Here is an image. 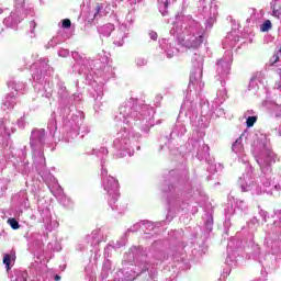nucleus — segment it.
Returning <instances> with one entry per match:
<instances>
[{"instance_id": "6", "label": "nucleus", "mask_w": 281, "mask_h": 281, "mask_svg": "<svg viewBox=\"0 0 281 281\" xmlns=\"http://www.w3.org/2000/svg\"><path fill=\"white\" fill-rule=\"evenodd\" d=\"M61 27H64L65 30H69V27H71V20L69 19L63 20Z\"/></svg>"}, {"instance_id": "10", "label": "nucleus", "mask_w": 281, "mask_h": 281, "mask_svg": "<svg viewBox=\"0 0 281 281\" xmlns=\"http://www.w3.org/2000/svg\"><path fill=\"white\" fill-rule=\"evenodd\" d=\"M278 60H280V57L278 55H274L273 64L278 63Z\"/></svg>"}, {"instance_id": "2", "label": "nucleus", "mask_w": 281, "mask_h": 281, "mask_svg": "<svg viewBox=\"0 0 281 281\" xmlns=\"http://www.w3.org/2000/svg\"><path fill=\"white\" fill-rule=\"evenodd\" d=\"M12 262V256L5 254L3 256V265H5L7 271H10V265Z\"/></svg>"}, {"instance_id": "8", "label": "nucleus", "mask_w": 281, "mask_h": 281, "mask_svg": "<svg viewBox=\"0 0 281 281\" xmlns=\"http://www.w3.org/2000/svg\"><path fill=\"white\" fill-rule=\"evenodd\" d=\"M102 10V8L100 7V4H98L94 9V15H93V19H95L98 16V14H100V11Z\"/></svg>"}, {"instance_id": "4", "label": "nucleus", "mask_w": 281, "mask_h": 281, "mask_svg": "<svg viewBox=\"0 0 281 281\" xmlns=\"http://www.w3.org/2000/svg\"><path fill=\"white\" fill-rule=\"evenodd\" d=\"M8 224L10 225V227L12 229H19L21 227V225H19V222L16 221V218H9Z\"/></svg>"}, {"instance_id": "7", "label": "nucleus", "mask_w": 281, "mask_h": 281, "mask_svg": "<svg viewBox=\"0 0 281 281\" xmlns=\"http://www.w3.org/2000/svg\"><path fill=\"white\" fill-rule=\"evenodd\" d=\"M149 38H151V41H157L158 38L157 32H154V31L149 32Z\"/></svg>"}, {"instance_id": "13", "label": "nucleus", "mask_w": 281, "mask_h": 281, "mask_svg": "<svg viewBox=\"0 0 281 281\" xmlns=\"http://www.w3.org/2000/svg\"><path fill=\"white\" fill-rule=\"evenodd\" d=\"M165 7L168 8V2H166Z\"/></svg>"}, {"instance_id": "1", "label": "nucleus", "mask_w": 281, "mask_h": 281, "mask_svg": "<svg viewBox=\"0 0 281 281\" xmlns=\"http://www.w3.org/2000/svg\"><path fill=\"white\" fill-rule=\"evenodd\" d=\"M183 45L188 49H196L203 45V35H199L198 37L191 35L189 38L184 40Z\"/></svg>"}, {"instance_id": "11", "label": "nucleus", "mask_w": 281, "mask_h": 281, "mask_svg": "<svg viewBox=\"0 0 281 281\" xmlns=\"http://www.w3.org/2000/svg\"><path fill=\"white\" fill-rule=\"evenodd\" d=\"M55 281H60V276L56 274L55 276Z\"/></svg>"}, {"instance_id": "12", "label": "nucleus", "mask_w": 281, "mask_h": 281, "mask_svg": "<svg viewBox=\"0 0 281 281\" xmlns=\"http://www.w3.org/2000/svg\"><path fill=\"white\" fill-rule=\"evenodd\" d=\"M113 183H114L115 186H117V182H115V180H113Z\"/></svg>"}, {"instance_id": "9", "label": "nucleus", "mask_w": 281, "mask_h": 281, "mask_svg": "<svg viewBox=\"0 0 281 281\" xmlns=\"http://www.w3.org/2000/svg\"><path fill=\"white\" fill-rule=\"evenodd\" d=\"M274 87L277 89H281V75H280V80L274 83Z\"/></svg>"}, {"instance_id": "5", "label": "nucleus", "mask_w": 281, "mask_h": 281, "mask_svg": "<svg viewBox=\"0 0 281 281\" xmlns=\"http://www.w3.org/2000/svg\"><path fill=\"white\" fill-rule=\"evenodd\" d=\"M260 30L261 32H269V30H271V21L270 20L265 21Z\"/></svg>"}, {"instance_id": "3", "label": "nucleus", "mask_w": 281, "mask_h": 281, "mask_svg": "<svg viewBox=\"0 0 281 281\" xmlns=\"http://www.w3.org/2000/svg\"><path fill=\"white\" fill-rule=\"evenodd\" d=\"M256 122H258V116H249L246 121V125L248 128H251Z\"/></svg>"}]
</instances>
